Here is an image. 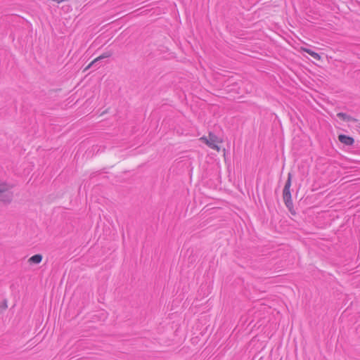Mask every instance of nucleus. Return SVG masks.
I'll list each match as a JSON object with an SVG mask.
<instances>
[{"instance_id": "9", "label": "nucleus", "mask_w": 360, "mask_h": 360, "mask_svg": "<svg viewBox=\"0 0 360 360\" xmlns=\"http://www.w3.org/2000/svg\"><path fill=\"white\" fill-rule=\"evenodd\" d=\"M337 116L343 120H349V116L345 113L339 112L337 114Z\"/></svg>"}, {"instance_id": "6", "label": "nucleus", "mask_w": 360, "mask_h": 360, "mask_svg": "<svg viewBox=\"0 0 360 360\" xmlns=\"http://www.w3.org/2000/svg\"><path fill=\"white\" fill-rule=\"evenodd\" d=\"M42 260V255H40V254H37V255H34L33 256H32L28 262L30 263V264H39Z\"/></svg>"}, {"instance_id": "8", "label": "nucleus", "mask_w": 360, "mask_h": 360, "mask_svg": "<svg viewBox=\"0 0 360 360\" xmlns=\"http://www.w3.org/2000/svg\"><path fill=\"white\" fill-rule=\"evenodd\" d=\"M290 186H291V174L289 173L288 174V179H287V181L285 182V186H284V188L288 190V189L290 188Z\"/></svg>"}, {"instance_id": "10", "label": "nucleus", "mask_w": 360, "mask_h": 360, "mask_svg": "<svg viewBox=\"0 0 360 360\" xmlns=\"http://www.w3.org/2000/svg\"><path fill=\"white\" fill-rule=\"evenodd\" d=\"M197 339H198V336H197V337H195V338H192V339H191L192 342H193V343L196 342V340H197Z\"/></svg>"}, {"instance_id": "2", "label": "nucleus", "mask_w": 360, "mask_h": 360, "mask_svg": "<svg viewBox=\"0 0 360 360\" xmlns=\"http://www.w3.org/2000/svg\"><path fill=\"white\" fill-rule=\"evenodd\" d=\"M13 194L11 191V186L0 181V202L10 203L13 200Z\"/></svg>"}, {"instance_id": "3", "label": "nucleus", "mask_w": 360, "mask_h": 360, "mask_svg": "<svg viewBox=\"0 0 360 360\" xmlns=\"http://www.w3.org/2000/svg\"><path fill=\"white\" fill-rule=\"evenodd\" d=\"M112 54V53L111 51H106L103 53L102 55H101L100 56L95 58L93 61H91L86 68V69H89L91 67H95L96 68H100L101 66V65L100 64L101 60L110 57Z\"/></svg>"}, {"instance_id": "4", "label": "nucleus", "mask_w": 360, "mask_h": 360, "mask_svg": "<svg viewBox=\"0 0 360 360\" xmlns=\"http://www.w3.org/2000/svg\"><path fill=\"white\" fill-rule=\"evenodd\" d=\"M338 139L342 143L346 146H352L354 142L353 138L343 134L340 135Z\"/></svg>"}, {"instance_id": "7", "label": "nucleus", "mask_w": 360, "mask_h": 360, "mask_svg": "<svg viewBox=\"0 0 360 360\" xmlns=\"http://www.w3.org/2000/svg\"><path fill=\"white\" fill-rule=\"evenodd\" d=\"M302 50L308 54H309L312 58H314L316 60H319L321 59V56L319 53L313 51L312 50L307 49V48H302Z\"/></svg>"}, {"instance_id": "5", "label": "nucleus", "mask_w": 360, "mask_h": 360, "mask_svg": "<svg viewBox=\"0 0 360 360\" xmlns=\"http://www.w3.org/2000/svg\"><path fill=\"white\" fill-rule=\"evenodd\" d=\"M283 200L285 202V205L288 207L289 205L292 203L291 193H290V189L286 190L285 188H283Z\"/></svg>"}, {"instance_id": "1", "label": "nucleus", "mask_w": 360, "mask_h": 360, "mask_svg": "<svg viewBox=\"0 0 360 360\" xmlns=\"http://www.w3.org/2000/svg\"><path fill=\"white\" fill-rule=\"evenodd\" d=\"M222 142V137L214 132H210L207 138L204 137V143L217 153H219L221 149L220 145Z\"/></svg>"}]
</instances>
